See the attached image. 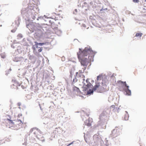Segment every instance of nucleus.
Instances as JSON below:
<instances>
[{"label":"nucleus","mask_w":146,"mask_h":146,"mask_svg":"<svg viewBox=\"0 0 146 146\" xmlns=\"http://www.w3.org/2000/svg\"><path fill=\"white\" fill-rule=\"evenodd\" d=\"M142 35V33H138L136 34L135 36L136 37H140Z\"/></svg>","instance_id":"9b49d317"},{"label":"nucleus","mask_w":146,"mask_h":146,"mask_svg":"<svg viewBox=\"0 0 146 146\" xmlns=\"http://www.w3.org/2000/svg\"><path fill=\"white\" fill-rule=\"evenodd\" d=\"M42 47L41 48H40V49H39L38 50V51L39 52H40L42 51Z\"/></svg>","instance_id":"aec40b11"},{"label":"nucleus","mask_w":146,"mask_h":146,"mask_svg":"<svg viewBox=\"0 0 146 146\" xmlns=\"http://www.w3.org/2000/svg\"><path fill=\"white\" fill-rule=\"evenodd\" d=\"M70 76L71 77H72L73 73V72L72 70H70Z\"/></svg>","instance_id":"2eb2a0df"},{"label":"nucleus","mask_w":146,"mask_h":146,"mask_svg":"<svg viewBox=\"0 0 146 146\" xmlns=\"http://www.w3.org/2000/svg\"><path fill=\"white\" fill-rule=\"evenodd\" d=\"M56 17H55L54 18L53 17L52 18V19H54L55 20H58V15H56Z\"/></svg>","instance_id":"dca6fc26"},{"label":"nucleus","mask_w":146,"mask_h":146,"mask_svg":"<svg viewBox=\"0 0 146 146\" xmlns=\"http://www.w3.org/2000/svg\"><path fill=\"white\" fill-rule=\"evenodd\" d=\"M89 54L88 58L90 60L94 56V53L90 47H85L82 51L80 49V50L77 55L79 59L81 60V64L84 66H86L88 64V59L85 58L84 57Z\"/></svg>","instance_id":"f257e3e1"},{"label":"nucleus","mask_w":146,"mask_h":146,"mask_svg":"<svg viewBox=\"0 0 146 146\" xmlns=\"http://www.w3.org/2000/svg\"><path fill=\"white\" fill-rule=\"evenodd\" d=\"M89 79H87L86 80V82L87 83V84H86L85 83H84V82H83V83L84 84V90L85 91H87V94H91L93 92V90L95 91L96 90L99 88L100 86V85H96L93 88V90H91L90 89V88L92 87V85L90 83L88 82Z\"/></svg>","instance_id":"f03ea898"},{"label":"nucleus","mask_w":146,"mask_h":146,"mask_svg":"<svg viewBox=\"0 0 146 146\" xmlns=\"http://www.w3.org/2000/svg\"><path fill=\"white\" fill-rule=\"evenodd\" d=\"M22 116V114H19V115H18V116L19 117H20V116Z\"/></svg>","instance_id":"412c9836"},{"label":"nucleus","mask_w":146,"mask_h":146,"mask_svg":"<svg viewBox=\"0 0 146 146\" xmlns=\"http://www.w3.org/2000/svg\"><path fill=\"white\" fill-rule=\"evenodd\" d=\"M129 118V115L127 113H126L124 117V119L125 120H127Z\"/></svg>","instance_id":"f8f14e48"},{"label":"nucleus","mask_w":146,"mask_h":146,"mask_svg":"<svg viewBox=\"0 0 146 146\" xmlns=\"http://www.w3.org/2000/svg\"><path fill=\"white\" fill-rule=\"evenodd\" d=\"M29 59H31V58H30V57H29Z\"/></svg>","instance_id":"5701e85b"},{"label":"nucleus","mask_w":146,"mask_h":146,"mask_svg":"<svg viewBox=\"0 0 146 146\" xmlns=\"http://www.w3.org/2000/svg\"><path fill=\"white\" fill-rule=\"evenodd\" d=\"M83 72H82V70H79L78 72L76 73V76L78 77L81 78L83 79V80L85 81V76L83 74Z\"/></svg>","instance_id":"0eeeda50"},{"label":"nucleus","mask_w":146,"mask_h":146,"mask_svg":"<svg viewBox=\"0 0 146 146\" xmlns=\"http://www.w3.org/2000/svg\"><path fill=\"white\" fill-rule=\"evenodd\" d=\"M77 81V79L76 78V77L74 78L73 80V82L75 83Z\"/></svg>","instance_id":"f3484780"},{"label":"nucleus","mask_w":146,"mask_h":146,"mask_svg":"<svg viewBox=\"0 0 146 146\" xmlns=\"http://www.w3.org/2000/svg\"><path fill=\"white\" fill-rule=\"evenodd\" d=\"M145 10V11L144 12H145V13H146V9H143V10Z\"/></svg>","instance_id":"4be33fe9"},{"label":"nucleus","mask_w":146,"mask_h":146,"mask_svg":"<svg viewBox=\"0 0 146 146\" xmlns=\"http://www.w3.org/2000/svg\"><path fill=\"white\" fill-rule=\"evenodd\" d=\"M101 76H100V75H99L97 77V80H100V78H101Z\"/></svg>","instance_id":"a211bd4d"},{"label":"nucleus","mask_w":146,"mask_h":146,"mask_svg":"<svg viewBox=\"0 0 146 146\" xmlns=\"http://www.w3.org/2000/svg\"><path fill=\"white\" fill-rule=\"evenodd\" d=\"M31 131L32 133L39 140L42 141H44V138L40 130L36 128H34L32 129Z\"/></svg>","instance_id":"20e7f679"},{"label":"nucleus","mask_w":146,"mask_h":146,"mask_svg":"<svg viewBox=\"0 0 146 146\" xmlns=\"http://www.w3.org/2000/svg\"><path fill=\"white\" fill-rule=\"evenodd\" d=\"M133 1L134 3H138L139 2V0H132Z\"/></svg>","instance_id":"6ab92c4d"},{"label":"nucleus","mask_w":146,"mask_h":146,"mask_svg":"<svg viewBox=\"0 0 146 146\" xmlns=\"http://www.w3.org/2000/svg\"><path fill=\"white\" fill-rule=\"evenodd\" d=\"M93 122V119L92 118L89 117L88 119L86 120L85 122V125L88 126L90 127L91 126L92 123Z\"/></svg>","instance_id":"6e6552de"},{"label":"nucleus","mask_w":146,"mask_h":146,"mask_svg":"<svg viewBox=\"0 0 146 146\" xmlns=\"http://www.w3.org/2000/svg\"><path fill=\"white\" fill-rule=\"evenodd\" d=\"M121 132V129L118 127H115L112 131L111 135L113 138L119 135Z\"/></svg>","instance_id":"423d86ee"},{"label":"nucleus","mask_w":146,"mask_h":146,"mask_svg":"<svg viewBox=\"0 0 146 146\" xmlns=\"http://www.w3.org/2000/svg\"><path fill=\"white\" fill-rule=\"evenodd\" d=\"M20 86V84L17 82H15L14 84L11 86V87L12 89L17 90L18 87Z\"/></svg>","instance_id":"1a4fd4ad"},{"label":"nucleus","mask_w":146,"mask_h":146,"mask_svg":"<svg viewBox=\"0 0 146 146\" xmlns=\"http://www.w3.org/2000/svg\"><path fill=\"white\" fill-rule=\"evenodd\" d=\"M73 90H74L76 91L77 92L80 91L79 88L76 87L74 86L73 87Z\"/></svg>","instance_id":"ddd939ff"},{"label":"nucleus","mask_w":146,"mask_h":146,"mask_svg":"<svg viewBox=\"0 0 146 146\" xmlns=\"http://www.w3.org/2000/svg\"><path fill=\"white\" fill-rule=\"evenodd\" d=\"M35 46L37 48H38V45H40V46H42L43 45L45 44L44 43H38L37 42H35Z\"/></svg>","instance_id":"9d476101"},{"label":"nucleus","mask_w":146,"mask_h":146,"mask_svg":"<svg viewBox=\"0 0 146 146\" xmlns=\"http://www.w3.org/2000/svg\"><path fill=\"white\" fill-rule=\"evenodd\" d=\"M145 2H146V0H145Z\"/></svg>","instance_id":"b1692460"},{"label":"nucleus","mask_w":146,"mask_h":146,"mask_svg":"<svg viewBox=\"0 0 146 146\" xmlns=\"http://www.w3.org/2000/svg\"><path fill=\"white\" fill-rule=\"evenodd\" d=\"M118 82L121 84V85L119 86V89L120 91L125 90L127 95L129 96L131 94V90L128 89L129 86H127L126 82H122L119 80L118 81Z\"/></svg>","instance_id":"39448f33"},{"label":"nucleus","mask_w":146,"mask_h":146,"mask_svg":"<svg viewBox=\"0 0 146 146\" xmlns=\"http://www.w3.org/2000/svg\"><path fill=\"white\" fill-rule=\"evenodd\" d=\"M9 119H7V120L9 121V123L13 127H15L16 129H18L23 127V123L19 119L12 120L11 118L10 117Z\"/></svg>","instance_id":"7ed1b4c3"},{"label":"nucleus","mask_w":146,"mask_h":146,"mask_svg":"<svg viewBox=\"0 0 146 146\" xmlns=\"http://www.w3.org/2000/svg\"><path fill=\"white\" fill-rule=\"evenodd\" d=\"M1 57L3 58H4L6 57V55L4 53H2L1 54Z\"/></svg>","instance_id":"4468645a"}]
</instances>
